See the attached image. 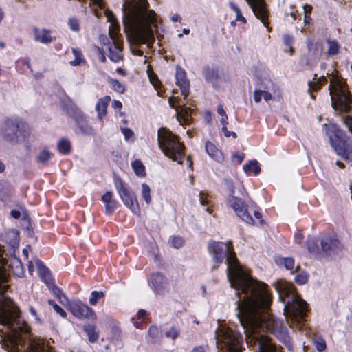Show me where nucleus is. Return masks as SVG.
Masks as SVG:
<instances>
[{
	"instance_id": "obj_49",
	"label": "nucleus",
	"mask_w": 352,
	"mask_h": 352,
	"mask_svg": "<svg viewBox=\"0 0 352 352\" xmlns=\"http://www.w3.org/2000/svg\"><path fill=\"white\" fill-rule=\"evenodd\" d=\"M122 132L126 140H130L134 135L133 131L129 128H122Z\"/></svg>"
},
{
	"instance_id": "obj_20",
	"label": "nucleus",
	"mask_w": 352,
	"mask_h": 352,
	"mask_svg": "<svg viewBox=\"0 0 352 352\" xmlns=\"http://www.w3.org/2000/svg\"><path fill=\"white\" fill-rule=\"evenodd\" d=\"M102 200L105 205V211L108 214L113 213L118 206V201L113 198V194L111 192H106L102 197Z\"/></svg>"
},
{
	"instance_id": "obj_3",
	"label": "nucleus",
	"mask_w": 352,
	"mask_h": 352,
	"mask_svg": "<svg viewBox=\"0 0 352 352\" xmlns=\"http://www.w3.org/2000/svg\"><path fill=\"white\" fill-rule=\"evenodd\" d=\"M123 23L133 55L142 56L138 45L146 43L148 47L154 42L153 31L157 28V20L154 10L148 9L147 0H125L122 5Z\"/></svg>"
},
{
	"instance_id": "obj_4",
	"label": "nucleus",
	"mask_w": 352,
	"mask_h": 352,
	"mask_svg": "<svg viewBox=\"0 0 352 352\" xmlns=\"http://www.w3.org/2000/svg\"><path fill=\"white\" fill-rule=\"evenodd\" d=\"M329 81V94L331 96L332 107L340 112L349 113L344 118V122L352 133V100L349 95L344 80L336 75H329L328 78L322 76L309 81V91H318L324 83Z\"/></svg>"
},
{
	"instance_id": "obj_23",
	"label": "nucleus",
	"mask_w": 352,
	"mask_h": 352,
	"mask_svg": "<svg viewBox=\"0 0 352 352\" xmlns=\"http://www.w3.org/2000/svg\"><path fill=\"white\" fill-rule=\"evenodd\" d=\"M253 98L256 103H259L262 98L265 102H269L273 99L272 94L267 90L256 89L253 93Z\"/></svg>"
},
{
	"instance_id": "obj_56",
	"label": "nucleus",
	"mask_w": 352,
	"mask_h": 352,
	"mask_svg": "<svg viewBox=\"0 0 352 352\" xmlns=\"http://www.w3.org/2000/svg\"><path fill=\"white\" fill-rule=\"evenodd\" d=\"M150 81L153 84V85L157 88L158 84L160 83L157 77L155 74H153L149 76Z\"/></svg>"
},
{
	"instance_id": "obj_25",
	"label": "nucleus",
	"mask_w": 352,
	"mask_h": 352,
	"mask_svg": "<svg viewBox=\"0 0 352 352\" xmlns=\"http://www.w3.org/2000/svg\"><path fill=\"white\" fill-rule=\"evenodd\" d=\"M276 263L279 265H283L288 270H296L299 268V266L295 265L294 260L291 257L280 258L276 260Z\"/></svg>"
},
{
	"instance_id": "obj_12",
	"label": "nucleus",
	"mask_w": 352,
	"mask_h": 352,
	"mask_svg": "<svg viewBox=\"0 0 352 352\" xmlns=\"http://www.w3.org/2000/svg\"><path fill=\"white\" fill-rule=\"evenodd\" d=\"M67 307L72 314L78 318H96V314L94 311L81 301L69 302L67 303Z\"/></svg>"
},
{
	"instance_id": "obj_2",
	"label": "nucleus",
	"mask_w": 352,
	"mask_h": 352,
	"mask_svg": "<svg viewBox=\"0 0 352 352\" xmlns=\"http://www.w3.org/2000/svg\"><path fill=\"white\" fill-rule=\"evenodd\" d=\"M0 245V343L7 352H54L42 339H29V327L21 319L20 312L12 300L4 295L8 285L5 265L7 258Z\"/></svg>"
},
{
	"instance_id": "obj_1",
	"label": "nucleus",
	"mask_w": 352,
	"mask_h": 352,
	"mask_svg": "<svg viewBox=\"0 0 352 352\" xmlns=\"http://www.w3.org/2000/svg\"><path fill=\"white\" fill-rule=\"evenodd\" d=\"M208 251L212 257L213 270H217L226 258L227 277L238 296L237 316L244 329L248 346L254 352H281L263 334L266 329L292 350L288 333L279 328L278 322L268 313L272 296L267 285L253 278L242 268L232 243L210 241Z\"/></svg>"
},
{
	"instance_id": "obj_6",
	"label": "nucleus",
	"mask_w": 352,
	"mask_h": 352,
	"mask_svg": "<svg viewBox=\"0 0 352 352\" xmlns=\"http://www.w3.org/2000/svg\"><path fill=\"white\" fill-rule=\"evenodd\" d=\"M157 142L163 153L173 161L182 164L184 157V145L177 136L164 128H161L157 133Z\"/></svg>"
},
{
	"instance_id": "obj_53",
	"label": "nucleus",
	"mask_w": 352,
	"mask_h": 352,
	"mask_svg": "<svg viewBox=\"0 0 352 352\" xmlns=\"http://www.w3.org/2000/svg\"><path fill=\"white\" fill-rule=\"evenodd\" d=\"M222 131L223 132L224 135L227 138H229L231 136L233 137L234 138H236V134L234 132L229 131L226 126H223Z\"/></svg>"
},
{
	"instance_id": "obj_27",
	"label": "nucleus",
	"mask_w": 352,
	"mask_h": 352,
	"mask_svg": "<svg viewBox=\"0 0 352 352\" xmlns=\"http://www.w3.org/2000/svg\"><path fill=\"white\" fill-rule=\"evenodd\" d=\"M243 170L246 173H253L254 175H257L261 172V168L256 160H254L250 161L248 164L243 166Z\"/></svg>"
},
{
	"instance_id": "obj_24",
	"label": "nucleus",
	"mask_w": 352,
	"mask_h": 352,
	"mask_svg": "<svg viewBox=\"0 0 352 352\" xmlns=\"http://www.w3.org/2000/svg\"><path fill=\"white\" fill-rule=\"evenodd\" d=\"M19 233L16 230H9L6 235V242L12 247H15L19 244Z\"/></svg>"
},
{
	"instance_id": "obj_62",
	"label": "nucleus",
	"mask_w": 352,
	"mask_h": 352,
	"mask_svg": "<svg viewBox=\"0 0 352 352\" xmlns=\"http://www.w3.org/2000/svg\"><path fill=\"white\" fill-rule=\"evenodd\" d=\"M92 1L96 6H98L100 8H102L104 6V3L102 0H90Z\"/></svg>"
},
{
	"instance_id": "obj_64",
	"label": "nucleus",
	"mask_w": 352,
	"mask_h": 352,
	"mask_svg": "<svg viewBox=\"0 0 352 352\" xmlns=\"http://www.w3.org/2000/svg\"><path fill=\"white\" fill-rule=\"evenodd\" d=\"M192 352H205V350L202 346H197L192 349Z\"/></svg>"
},
{
	"instance_id": "obj_33",
	"label": "nucleus",
	"mask_w": 352,
	"mask_h": 352,
	"mask_svg": "<svg viewBox=\"0 0 352 352\" xmlns=\"http://www.w3.org/2000/svg\"><path fill=\"white\" fill-rule=\"evenodd\" d=\"M229 7L236 13V21H241L243 23H246V19L242 15L240 8L233 2H229Z\"/></svg>"
},
{
	"instance_id": "obj_43",
	"label": "nucleus",
	"mask_w": 352,
	"mask_h": 352,
	"mask_svg": "<svg viewBox=\"0 0 352 352\" xmlns=\"http://www.w3.org/2000/svg\"><path fill=\"white\" fill-rule=\"evenodd\" d=\"M179 331L175 327H172L168 331H166V336L175 340L179 336Z\"/></svg>"
},
{
	"instance_id": "obj_5",
	"label": "nucleus",
	"mask_w": 352,
	"mask_h": 352,
	"mask_svg": "<svg viewBox=\"0 0 352 352\" xmlns=\"http://www.w3.org/2000/svg\"><path fill=\"white\" fill-rule=\"evenodd\" d=\"M276 289L285 303L284 314L287 322L290 327L302 331L304 318L308 311L307 303L296 293L292 283L279 280L276 283Z\"/></svg>"
},
{
	"instance_id": "obj_11",
	"label": "nucleus",
	"mask_w": 352,
	"mask_h": 352,
	"mask_svg": "<svg viewBox=\"0 0 352 352\" xmlns=\"http://www.w3.org/2000/svg\"><path fill=\"white\" fill-rule=\"evenodd\" d=\"M116 188L124 204L133 213L138 214L140 213V207L135 195L129 190L121 181L116 184Z\"/></svg>"
},
{
	"instance_id": "obj_28",
	"label": "nucleus",
	"mask_w": 352,
	"mask_h": 352,
	"mask_svg": "<svg viewBox=\"0 0 352 352\" xmlns=\"http://www.w3.org/2000/svg\"><path fill=\"white\" fill-rule=\"evenodd\" d=\"M151 188L148 185L143 183L141 185V197L147 205L151 204L152 199L151 195Z\"/></svg>"
},
{
	"instance_id": "obj_10",
	"label": "nucleus",
	"mask_w": 352,
	"mask_h": 352,
	"mask_svg": "<svg viewBox=\"0 0 352 352\" xmlns=\"http://www.w3.org/2000/svg\"><path fill=\"white\" fill-rule=\"evenodd\" d=\"M228 202L239 218L248 224L254 225V219L248 211V206L241 199L230 195Z\"/></svg>"
},
{
	"instance_id": "obj_58",
	"label": "nucleus",
	"mask_w": 352,
	"mask_h": 352,
	"mask_svg": "<svg viewBox=\"0 0 352 352\" xmlns=\"http://www.w3.org/2000/svg\"><path fill=\"white\" fill-rule=\"evenodd\" d=\"M29 309L31 314L34 316L35 320L38 322H41V319L38 317L36 310L32 307H30Z\"/></svg>"
},
{
	"instance_id": "obj_26",
	"label": "nucleus",
	"mask_w": 352,
	"mask_h": 352,
	"mask_svg": "<svg viewBox=\"0 0 352 352\" xmlns=\"http://www.w3.org/2000/svg\"><path fill=\"white\" fill-rule=\"evenodd\" d=\"M84 330L87 333L88 339L91 342H95L98 338V333L96 331V326L91 324L85 325Z\"/></svg>"
},
{
	"instance_id": "obj_13",
	"label": "nucleus",
	"mask_w": 352,
	"mask_h": 352,
	"mask_svg": "<svg viewBox=\"0 0 352 352\" xmlns=\"http://www.w3.org/2000/svg\"><path fill=\"white\" fill-rule=\"evenodd\" d=\"M168 102L172 108L176 109L177 120L180 124H190L191 121L190 108L186 107L181 102L177 101L175 97L170 98Z\"/></svg>"
},
{
	"instance_id": "obj_8",
	"label": "nucleus",
	"mask_w": 352,
	"mask_h": 352,
	"mask_svg": "<svg viewBox=\"0 0 352 352\" xmlns=\"http://www.w3.org/2000/svg\"><path fill=\"white\" fill-rule=\"evenodd\" d=\"M326 134L336 153L345 160L352 161V145L345 133L333 123L324 124Z\"/></svg>"
},
{
	"instance_id": "obj_52",
	"label": "nucleus",
	"mask_w": 352,
	"mask_h": 352,
	"mask_svg": "<svg viewBox=\"0 0 352 352\" xmlns=\"http://www.w3.org/2000/svg\"><path fill=\"white\" fill-rule=\"evenodd\" d=\"M38 260V258H34L33 260L30 261L28 263V268L29 273L30 274H32L33 272L34 271V267H36V261Z\"/></svg>"
},
{
	"instance_id": "obj_7",
	"label": "nucleus",
	"mask_w": 352,
	"mask_h": 352,
	"mask_svg": "<svg viewBox=\"0 0 352 352\" xmlns=\"http://www.w3.org/2000/svg\"><path fill=\"white\" fill-rule=\"evenodd\" d=\"M217 346L219 352H241V334L226 323L221 322L216 330Z\"/></svg>"
},
{
	"instance_id": "obj_63",
	"label": "nucleus",
	"mask_w": 352,
	"mask_h": 352,
	"mask_svg": "<svg viewBox=\"0 0 352 352\" xmlns=\"http://www.w3.org/2000/svg\"><path fill=\"white\" fill-rule=\"evenodd\" d=\"M171 21H173V22H177V21H179L181 18L179 16V15H178L177 14H174L172 16H171Z\"/></svg>"
},
{
	"instance_id": "obj_34",
	"label": "nucleus",
	"mask_w": 352,
	"mask_h": 352,
	"mask_svg": "<svg viewBox=\"0 0 352 352\" xmlns=\"http://www.w3.org/2000/svg\"><path fill=\"white\" fill-rule=\"evenodd\" d=\"M58 148L60 153H67L71 149L70 142L66 139H62L58 144Z\"/></svg>"
},
{
	"instance_id": "obj_30",
	"label": "nucleus",
	"mask_w": 352,
	"mask_h": 352,
	"mask_svg": "<svg viewBox=\"0 0 352 352\" xmlns=\"http://www.w3.org/2000/svg\"><path fill=\"white\" fill-rule=\"evenodd\" d=\"M131 167L137 176L144 177L146 175L145 167L141 161L135 160L133 162L131 163Z\"/></svg>"
},
{
	"instance_id": "obj_44",
	"label": "nucleus",
	"mask_w": 352,
	"mask_h": 352,
	"mask_svg": "<svg viewBox=\"0 0 352 352\" xmlns=\"http://www.w3.org/2000/svg\"><path fill=\"white\" fill-rule=\"evenodd\" d=\"M171 245L175 248H179L184 244V240L179 236H173L170 239Z\"/></svg>"
},
{
	"instance_id": "obj_18",
	"label": "nucleus",
	"mask_w": 352,
	"mask_h": 352,
	"mask_svg": "<svg viewBox=\"0 0 352 352\" xmlns=\"http://www.w3.org/2000/svg\"><path fill=\"white\" fill-rule=\"evenodd\" d=\"M205 151L209 157L214 161L219 163H222L224 161L223 153L212 142L209 141L206 142Z\"/></svg>"
},
{
	"instance_id": "obj_15",
	"label": "nucleus",
	"mask_w": 352,
	"mask_h": 352,
	"mask_svg": "<svg viewBox=\"0 0 352 352\" xmlns=\"http://www.w3.org/2000/svg\"><path fill=\"white\" fill-rule=\"evenodd\" d=\"M249 6L252 8L254 15L256 18L264 24L267 25V21L268 17V11L266 7V3L264 0H245Z\"/></svg>"
},
{
	"instance_id": "obj_22",
	"label": "nucleus",
	"mask_w": 352,
	"mask_h": 352,
	"mask_svg": "<svg viewBox=\"0 0 352 352\" xmlns=\"http://www.w3.org/2000/svg\"><path fill=\"white\" fill-rule=\"evenodd\" d=\"M111 98L108 96L100 99L96 104V111L100 120L107 115V108Z\"/></svg>"
},
{
	"instance_id": "obj_39",
	"label": "nucleus",
	"mask_w": 352,
	"mask_h": 352,
	"mask_svg": "<svg viewBox=\"0 0 352 352\" xmlns=\"http://www.w3.org/2000/svg\"><path fill=\"white\" fill-rule=\"evenodd\" d=\"M36 268L41 276H47L49 274L48 269L42 263L40 260L36 261Z\"/></svg>"
},
{
	"instance_id": "obj_50",
	"label": "nucleus",
	"mask_w": 352,
	"mask_h": 352,
	"mask_svg": "<svg viewBox=\"0 0 352 352\" xmlns=\"http://www.w3.org/2000/svg\"><path fill=\"white\" fill-rule=\"evenodd\" d=\"M243 160H244V154H243V153H241V154L234 153L232 155V161L234 162H236L239 164H241Z\"/></svg>"
},
{
	"instance_id": "obj_59",
	"label": "nucleus",
	"mask_w": 352,
	"mask_h": 352,
	"mask_svg": "<svg viewBox=\"0 0 352 352\" xmlns=\"http://www.w3.org/2000/svg\"><path fill=\"white\" fill-rule=\"evenodd\" d=\"M217 111L218 114L220 115L221 117L225 116L226 115V113L225 110L223 109L222 105L218 106Z\"/></svg>"
},
{
	"instance_id": "obj_38",
	"label": "nucleus",
	"mask_w": 352,
	"mask_h": 352,
	"mask_svg": "<svg viewBox=\"0 0 352 352\" xmlns=\"http://www.w3.org/2000/svg\"><path fill=\"white\" fill-rule=\"evenodd\" d=\"M11 267H13L14 266L16 267V270H13V272L15 275L20 277L23 275V267L21 265V263L18 260H14L12 261L11 264L10 265Z\"/></svg>"
},
{
	"instance_id": "obj_61",
	"label": "nucleus",
	"mask_w": 352,
	"mask_h": 352,
	"mask_svg": "<svg viewBox=\"0 0 352 352\" xmlns=\"http://www.w3.org/2000/svg\"><path fill=\"white\" fill-rule=\"evenodd\" d=\"M228 118L227 115H226L225 116H222L221 119L220 120V122L223 125V126H226V125L228 124Z\"/></svg>"
},
{
	"instance_id": "obj_48",
	"label": "nucleus",
	"mask_w": 352,
	"mask_h": 352,
	"mask_svg": "<svg viewBox=\"0 0 352 352\" xmlns=\"http://www.w3.org/2000/svg\"><path fill=\"white\" fill-rule=\"evenodd\" d=\"M307 280H308V276L305 273L298 274L295 278L296 282L300 285H303V284L306 283Z\"/></svg>"
},
{
	"instance_id": "obj_40",
	"label": "nucleus",
	"mask_w": 352,
	"mask_h": 352,
	"mask_svg": "<svg viewBox=\"0 0 352 352\" xmlns=\"http://www.w3.org/2000/svg\"><path fill=\"white\" fill-rule=\"evenodd\" d=\"M314 343L316 349L320 352L323 351L326 349L325 341L322 338H316L314 340Z\"/></svg>"
},
{
	"instance_id": "obj_9",
	"label": "nucleus",
	"mask_w": 352,
	"mask_h": 352,
	"mask_svg": "<svg viewBox=\"0 0 352 352\" xmlns=\"http://www.w3.org/2000/svg\"><path fill=\"white\" fill-rule=\"evenodd\" d=\"M105 15L110 23L109 35L112 40V44L109 48V58L113 62L118 63L123 59L122 53V41L120 39V25L112 12L106 11Z\"/></svg>"
},
{
	"instance_id": "obj_31",
	"label": "nucleus",
	"mask_w": 352,
	"mask_h": 352,
	"mask_svg": "<svg viewBox=\"0 0 352 352\" xmlns=\"http://www.w3.org/2000/svg\"><path fill=\"white\" fill-rule=\"evenodd\" d=\"M50 289H51L54 294V295L58 298V300L62 303H68V300L65 296L64 294H63L62 291L58 288L56 285L54 284H52L49 285Z\"/></svg>"
},
{
	"instance_id": "obj_42",
	"label": "nucleus",
	"mask_w": 352,
	"mask_h": 352,
	"mask_svg": "<svg viewBox=\"0 0 352 352\" xmlns=\"http://www.w3.org/2000/svg\"><path fill=\"white\" fill-rule=\"evenodd\" d=\"M49 304L53 307L54 310L62 317L65 318L67 316L66 312L57 304L54 303L52 300H50Z\"/></svg>"
},
{
	"instance_id": "obj_54",
	"label": "nucleus",
	"mask_w": 352,
	"mask_h": 352,
	"mask_svg": "<svg viewBox=\"0 0 352 352\" xmlns=\"http://www.w3.org/2000/svg\"><path fill=\"white\" fill-rule=\"evenodd\" d=\"M80 131L86 135H92L94 134V130L91 127L87 126L85 127L83 126H80Z\"/></svg>"
},
{
	"instance_id": "obj_32",
	"label": "nucleus",
	"mask_w": 352,
	"mask_h": 352,
	"mask_svg": "<svg viewBox=\"0 0 352 352\" xmlns=\"http://www.w3.org/2000/svg\"><path fill=\"white\" fill-rule=\"evenodd\" d=\"M327 44H328L327 54L329 55H335L339 52L340 45L336 41L328 40Z\"/></svg>"
},
{
	"instance_id": "obj_47",
	"label": "nucleus",
	"mask_w": 352,
	"mask_h": 352,
	"mask_svg": "<svg viewBox=\"0 0 352 352\" xmlns=\"http://www.w3.org/2000/svg\"><path fill=\"white\" fill-rule=\"evenodd\" d=\"M307 249L309 252L313 253H318L320 252L319 248L316 245V241L313 239L309 241Z\"/></svg>"
},
{
	"instance_id": "obj_35",
	"label": "nucleus",
	"mask_w": 352,
	"mask_h": 352,
	"mask_svg": "<svg viewBox=\"0 0 352 352\" xmlns=\"http://www.w3.org/2000/svg\"><path fill=\"white\" fill-rule=\"evenodd\" d=\"M104 295L105 294L104 292L93 291L91 294V297L89 300V303L92 305H96L100 299L104 297Z\"/></svg>"
},
{
	"instance_id": "obj_57",
	"label": "nucleus",
	"mask_w": 352,
	"mask_h": 352,
	"mask_svg": "<svg viewBox=\"0 0 352 352\" xmlns=\"http://www.w3.org/2000/svg\"><path fill=\"white\" fill-rule=\"evenodd\" d=\"M225 184L227 186L228 189L230 190L231 194L232 195L234 192V188L232 182L230 179H226Z\"/></svg>"
},
{
	"instance_id": "obj_51",
	"label": "nucleus",
	"mask_w": 352,
	"mask_h": 352,
	"mask_svg": "<svg viewBox=\"0 0 352 352\" xmlns=\"http://www.w3.org/2000/svg\"><path fill=\"white\" fill-rule=\"evenodd\" d=\"M199 201L202 206H206L208 204V195L204 192H199Z\"/></svg>"
},
{
	"instance_id": "obj_21",
	"label": "nucleus",
	"mask_w": 352,
	"mask_h": 352,
	"mask_svg": "<svg viewBox=\"0 0 352 352\" xmlns=\"http://www.w3.org/2000/svg\"><path fill=\"white\" fill-rule=\"evenodd\" d=\"M338 245L337 239L331 236H325L320 239L321 250L324 252L333 250Z\"/></svg>"
},
{
	"instance_id": "obj_60",
	"label": "nucleus",
	"mask_w": 352,
	"mask_h": 352,
	"mask_svg": "<svg viewBox=\"0 0 352 352\" xmlns=\"http://www.w3.org/2000/svg\"><path fill=\"white\" fill-rule=\"evenodd\" d=\"M10 215L14 219H18L21 216V212L18 210H12Z\"/></svg>"
},
{
	"instance_id": "obj_41",
	"label": "nucleus",
	"mask_w": 352,
	"mask_h": 352,
	"mask_svg": "<svg viewBox=\"0 0 352 352\" xmlns=\"http://www.w3.org/2000/svg\"><path fill=\"white\" fill-rule=\"evenodd\" d=\"M293 42V38L289 35H285L283 36V43L285 45L286 47L288 48L289 52L290 54H293L294 50L292 48V44Z\"/></svg>"
},
{
	"instance_id": "obj_17",
	"label": "nucleus",
	"mask_w": 352,
	"mask_h": 352,
	"mask_svg": "<svg viewBox=\"0 0 352 352\" xmlns=\"http://www.w3.org/2000/svg\"><path fill=\"white\" fill-rule=\"evenodd\" d=\"M150 281L153 289L157 294H162L166 288V279L159 273L153 274Z\"/></svg>"
},
{
	"instance_id": "obj_19",
	"label": "nucleus",
	"mask_w": 352,
	"mask_h": 352,
	"mask_svg": "<svg viewBox=\"0 0 352 352\" xmlns=\"http://www.w3.org/2000/svg\"><path fill=\"white\" fill-rule=\"evenodd\" d=\"M34 39L36 41L48 44L52 42L54 39L51 34V32L50 30L45 29H40V28H34Z\"/></svg>"
},
{
	"instance_id": "obj_16",
	"label": "nucleus",
	"mask_w": 352,
	"mask_h": 352,
	"mask_svg": "<svg viewBox=\"0 0 352 352\" xmlns=\"http://www.w3.org/2000/svg\"><path fill=\"white\" fill-rule=\"evenodd\" d=\"M175 80L176 84L184 96V99H186L189 94V81L186 78L185 71L180 67L176 68Z\"/></svg>"
},
{
	"instance_id": "obj_46",
	"label": "nucleus",
	"mask_w": 352,
	"mask_h": 352,
	"mask_svg": "<svg viewBox=\"0 0 352 352\" xmlns=\"http://www.w3.org/2000/svg\"><path fill=\"white\" fill-rule=\"evenodd\" d=\"M68 24L69 25V28L72 30L78 32L80 30L79 28V23L77 19H69L68 21Z\"/></svg>"
},
{
	"instance_id": "obj_14",
	"label": "nucleus",
	"mask_w": 352,
	"mask_h": 352,
	"mask_svg": "<svg viewBox=\"0 0 352 352\" xmlns=\"http://www.w3.org/2000/svg\"><path fill=\"white\" fill-rule=\"evenodd\" d=\"M19 126L12 120H6L1 127V134L3 138L12 144L18 142Z\"/></svg>"
},
{
	"instance_id": "obj_45",
	"label": "nucleus",
	"mask_w": 352,
	"mask_h": 352,
	"mask_svg": "<svg viewBox=\"0 0 352 352\" xmlns=\"http://www.w3.org/2000/svg\"><path fill=\"white\" fill-rule=\"evenodd\" d=\"M148 335L149 337H151L152 339H156L159 337L160 335V331L157 326H151L149 328Z\"/></svg>"
},
{
	"instance_id": "obj_55",
	"label": "nucleus",
	"mask_w": 352,
	"mask_h": 352,
	"mask_svg": "<svg viewBox=\"0 0 352 352\" xmlns=\"http://www.w3.org/2000/svg\"><path fill=\"white\" fill-rule=\"evenodd\" d=\"M96 51L99 55V59L100 60V61H102V63H104L106 61V56H105V54H104V52L103 51V50H102L100 47H97Z\"/></svg>"
},
{
	"instance_id": "obj_29",
	"label": "nucleus",
	"mask_w": 352,
	"mask_h": 352,
	"mask_svg": "<svg viewBox=\"0 0 352 352\" xmlns=\"http://www.w3.org/2000/svg\"><path fill=\"white\" fill-rule=\"evenodd\" d=\"M52 157V153L47 148L41 150L36 157V160L38 163L45 164Z\"/></svg>"
},
{
	"instance_id": "obj_37",
	"label": "nucleus",
	"mask_w": 352,
	"mask_h": 352,
	"mask_svg": "<svg viewBox=\"0 0 352 352\" xmlns=\"http://www.w3.org/2000/svg\"><path fill=\"white\" fill-rule=\"evenodd\" d=\"M72 53L75 56V58L70 61V64L73 66L79 65L84 60L82 58L80 52L76 49H72Z\"/></svg>"
},
{
	"instance_id": "obj_36",
	"label": "nucleus",
	"mask_w": 352,
	"mask_h": 352,
	"mask_svg": "<svg viewBox=\"0 0 352 352\" xmlns=\"http://www.w3.org/2000/svg\"><path fill=\"white\" fill-rule=\"evenodd\" d=\"M110 84L112 86V88L120 94H122L125 91V87L123 84L119 82L116 79H111L109 80Z\"/></svg>"
}]
</instances>
